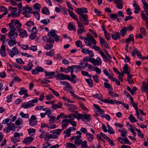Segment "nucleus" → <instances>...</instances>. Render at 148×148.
I'll list each match as a JSON object with an SVG mask.
<instances>
[{
	"mask_svg": "<svg viewBox=\"0 0 148 148\" xmlns=\"http://www.w3.org/2000/svg\"><path fill=\"white\" fill-rule=\"evenodd\" d=\"M11 22L9 23L8 25L10 28H15L20 29L22 26V24L20 23L19 21L17 20H14L11 21Z\"/></svg>",
	"mask_w": 148,
	"mask_h": 148,
	"instance_id": "nucleus-1",
	"label": "nucleus"
},
{
	"mask_svg": "<svg viewBox=\"0 0 148 148\" xmlns=\"http://www.w3.org/2000/svg\"><path fill=\"white\" fill-rule=\"evenodd\" d=\"M7 49L8 54L11 58H13L14 55L18 54L19 53L18 49L16 47H14L12 48V50L8 48H7Z\"/></svg>",
	"mask_w": 148,
	"mask_h": 148,
	"instance_id": "nucleus-2",
	"label": "nucleus"
},
{
	"mask_svg": "<svg viewBox=\"0 0 148 148\" xmlns=\"http://www.w3.org/2000/svg\"><path fill=\"white\" fill-rule=\"evenodd\" d=\"M15 130V125L13 123L10 122L9 124H8V127L4 129L3 130L7 133L9 132L11 130L14 131Z\"/></svg>",
	"mask_w": 148,
	"mask_h": 148,
	"instance_id": "nucleus-3",
	"label": "nucleus"
},
{
	"mask_svg": "<svg viewBox=\"0 0 148 148\" xmlns=\"http://www.w3.org/2000/svg\"><path fill=\"white\" fill-rule=\"evenodd\" d=\"M16 30V29L15 28H10V31L8 34V37L10 39H16L15 38L16 37V35H15Z\"/></svg>",
	"mask_w": 148,
	"mask_h": 148,
	"instance_id": "nucleus-4",
	"label": "nucleus"
},
{
	"mask_svg": "<svg viewBox=\"0 0 148 148\" xmlns=\"http://www.w3.org/2000/svg\"><path fill=\"white\" fill-rule=\"evenodd\" d=\"M89 61L92 63L94 65H100L101 64V61L99 57L97 58L96 60L94 58H90L89 59Z\"/></svg>",
	"mask_w": 148,
	"mask_h": 148,
	"instance_id": "nucleus-5",
	"label": "nucleus"
},
{
	"mask_svg": "<svg viewBox=\"0 0 148 148\" xmlns=\"http://www.w3.org/2000/svg\"><path fill=\"white\" fill-rule=\"evenodd\" d=\"M93 106L94 108L97 110V111L96 110V112H99L100 116L102 118H104V111L101 109L99 106L96 104H94Z\"/></svg>",
	"mask_w": 148,
	"mask_h": 148,
	"instance_id": "nucleus-6",
	"label": "nucleus"
},
{
	"mask_svg": "<svg viewBox=\"0 0 148 148\" xmlns=\"http://www.w3.org/2000/svg\"><path fill=\"white\" fill-rule=\"evenodd\" d=\"M18 32L19 33V35L23 38L25 37H26L28 36L27 31L24 29H20L18 30Z\"/></svg>",
	"mask_w": 148,
	"mask_h": 148,
	"instance_id": "nucleus-7",
	"label": "nucleus"
},
{
	"mask_svg": "<svg viewBox=\"0 0 148 148\" xmlns=\"http://www.w3.org/2000/svg\"><path fill=\"white\" fill-rule=\"evenodd\" d=\"M62 130H64L66 128V127L70 123V120L67 119H63L62 121Z\"/></svg>",
	"mask_w": 148,
	"mask_h": 148,
	"instance_id": "nucleus-8",
	"label": "nucleus"
},
{
	"mask_svg": "<svg viewBox=\"0 0 148 148\" xmlns=\"http://www.w3.org/2000/svg\"><path fill=\"white\" fill-rule=\"evenodd\" d=\"M111 37L115 40L119 39L121 38L120 34L119 32H114L111 35Z\"/></svg>",
	"mask_w": 148,
	"mask_h": 148,
	"instance_id": "nucleus-9",
	"label": "nucleus"
},
{
	"mask_svg": "<svg viewBox=\"0 0 148 148\" xmlns=\"http://www.w3.org/2000/svg\"><path fill=\"white\" fill-rule=\"evenodd\" d=\"M99 52L102 57L103 58H105L107 61H108L109 59H112V57L109 54L107 55V56L106 57L105 54L102 51H99Z\"/></svg>",
	"mask_w": 148,
	"mask_h": 148,
	"instance_id": "nucleus-10",
	"label": "nucleus"
},
{
	"mask_svg": "<svg viewBox=\"0 0 148 148\" xmlns=\"http://www.w3.org/2000/svg\"><path fill=\"white\" fill-rule=\"evenodd\" d=\"M123 69L124 71V73L127 74V75L130 74V68L128 67V65L126 64L123 67Z\"/></svg>",
	"mask_w": 148,
	"mask_h": 148,
	"instance_id": "nucleus-11",
	"label": "nucleus"
},
{
	"mask_svg": "<svg viewBox=\"0 0 148 148\" xmlns=\"http://www.w3.org/2000/svg\"><path fill=\"white\" fill-rule=\"evenodd\" d=\"M73 24V23L72 22L69 23L68 25V29L69 31L74 30L75 31H76L75 26Z\"/></svg>",
	"mask_w": 148,
	"mask_h": 148,
	"instance_id": "nucleus-12",
	"label": "nucleus"
},
{
	"mask_svg": "<svg viewBox=\"0 0 148 148\" xmlns=\"http://www.w3.org/2000/svg\"><path fill=\"white\" fill-rule=\"evenodd\" d=\"M134 40L133 35L131 34L129 36L128 38L125 39V42L127 43L128 44L130 41L134 42Z\"/></svg>",
	"mask_w": 148,
	"mask_h": 148,
	"instance_id": "nucleus-13",
	"label": "nucleus"
},
{
	"mask_svg": "<svg viewBox=\"0 0 148 148\" xmlns=\"http://www.w3.org/2000/svg\"><path fill=\"white\" fill-rule=\"evenodd\" d=\"M33 139L32 137H29L25 138L23 140V143L25 144L28 145L29 143H31L33 140Z\"/></svg>",
	"mask_w": 148,
	"mask_h": 148,
	"instance_id": "nucleus-14",
	"label": "nucleus"
},
{
	"mask_svg": "<svg viewBox=\"0 0 148 148\" xmlns=\"http://www.w3.org/2000/svg\"><path fill=\"white\" fill-rule=\"evenodd\" d=\"M16 39H10L8 42V44L10 47H13L16 44Z\"/></svg>",
	"mask_w": 148,
	"mask_h": 148,
	"instance_id": "nucleus-15",
	"label": "nucleus"
},
{
	"mask_svg": "<svg viewBox=\"0 0 148 148\" xmlns=\"http://www.w3.org/2000/svg\"><path fill=\"white\" fill-rule=\"evenodd\" d=\"M41 12L43 14L49 15L50 14L49 10L46 7H43L42 8Z\"/></svg>",
	"mask_w": 148,
	"mask_h": 148,
	"instance_id": "nucleus-16",
	"label": "nucleus"
},
{
	"mask_svg": "<svg viewBox=\"0 0 148 148\" xmlns=\"http://www.w3.org/2000/svg\"><path fill=\"white\" fill-rule=\"evenodd\" d=\"M57 32L56 30L52 29L50 32L48 33L47 36L49 37H54L56 36L55 33H56Z\"/></svg>",
	"mask_w": 148,
	"mask_h": 148,
	"instance_id": "nucleus-17",
	"label": "nucleus"
},
{
	"mask_svg": "<svg viewBox=\"0 0 148 148\" xmlns=\"http://www.w3.org/2000/svg\"><path fill=\"white\" fill-rule=\"evenodd\" d=\"M86 136L88 140L92 142L94 139V136L91 133L87 132L86 134Z\"/></svg>",
	"mask_w": 148,
	"mask_h": 148,
	"instance_id": "nucleus-18",
	"label": "nucleus"
},
{
	"mask_svg": "<svg viewBox=\"0 0 148 148\" xmlns=\"http://www.w3.org/2000/svg\"><path fill=\"white\" fill-rule=\"evenodd\" d=\"M127 31V27H123L122 29L120 30V34L122 36L124 37Z\"/></svg>",
	"mask_w": 148,
	"mask_h": 148,
	"instance_id": "nucleus-19",
	"label": "nucleus"
},
{
	"mask_svg": "<svg viewBox=\"0 0 148 148\" xmlns=\"http://www.w3.org/2000/svg\"><path fill=\"white\" fill-rule=\"evenodd\" d=\"M68 11L69 12V14L72 18L75 19L77 21H78V19L77 18L76 15L73 12L69 10H68Z\"/></svg>",
	"mask_w": 148,
	"mask_h": 148,
	"instance_id": "nucleus-20",
	"label": "nucleus"
},
{
	"mask_svg": "<svg viewBox=\"0 0 148 148\" xmlns=\"http://www.w3.org/2000/svg\"><path fill=\"white\" fill-rule=\"evenodd\" d=\"M71 131V130H70V127L65 130L63 132L64 134H66V135L64 136V137H68L70 136Z\"/></svg>",
	"mask_w": 148,
	"mask_h": 148,
	"instance_id": "nucleus-21",
	"label": "nucleus"
},
{
	"mask_svg": "<svg viewBox=\"0 0 148 148\" xmlns=\"http://www.w3.org/2000/svg\"><path fill=\"white\" fill-rule=\"evenodd\" d=\"M81 148H89L87 145V143L86 141L85 140L82 141L80 144Z\"/></svg>",
	"mask_w": 148,
	"mask_h": 148,
	"instance_id": "nucleus-22",
	"label": "nucleus"
},
{
	"mask_svg": "<svg viewBox=\"0 0 148 148\" xmlns=\"http://www.w3.org/2000/svg\"><path fill=\"white\" fill-rule=\"evenodd\" d=\"M119 131L121 133V135L123 137H125L127 134V132L126 130L125 129L123 128L121 130H119Z\"/></svg>",
	"mask_w": 148,
	"mask_h": 148,
	"instance_id": "nucleus-23",
	"label": "nucleus"
},
{
	"mask_svg": "<svg viewBox=\"0 0 148 148\" xmlns=\"http://www.w3.org/2000/svg\"><path fill=\"white\" fill-rule=\"evenodd\" d=\"M33 66V65L31 62H29L28 65L25 67H24V69L27 71L30 70Z\"/></svg>",
	"mask_w": 148,
	"mask_h": 148,
	"instance_id": "nucleus-24",
	"label": "nucleus"
},
{
	"mask_svg": "<svg viewBox=\"0 0 148 148\" xmlns=\"http://www.w3.org/2000/svg\"><path fill=\"white\" fill-rule=\"evenodd\" d=\"M24 88H25L24 87L21 88H20L21 91L18 92V94L19 95H22L27 93V90L24 89Z\"/></svg>",
	"mask_w": 148,
	"mask_h": 148,
	"instance_id": "nucleus-25",
	"label": "nucleus"
},
{
	"mask_svg": "<svg viewBox=\"0 0 148 148\" xmlns=\"http://www.w3.org/2000/svg\"><path fill=\"white\" fill-rule=\"evenodd\" d=\"M45 75L46 76H49V77L48 78L51 77L54 75L55 72H47L45 71Z\"/></svg>",
	"mask_w": 148,
	"mask_h": 148,
	"instance_id": "nucleus-26",
	"label": "nucleus"
},
{
	"mask_svg": "<svg viewBox=\"0 0 148 148\" xmlns=\"http://www.w3.org/2000/svg\"><path fill=\"white\" fill-rule=\"evenodd\" d=\"M104 87L108 89L109 90H112V88L110 85L107 82H105L104 83Z\"/></svg>",
	"mask_w": 148,
	"mask_h": 148,
	"instance_id": "nucleus-27",
	"label": "nucleus"
},
{
	"mask_svg": "<svg viewBox=\"0 0 148 148\" xmlns=\"http://www.w3.org/2000/svg\"><path fill=\"white\" fill-rule=\"evenodd\" d=\"M107 127L108 128V132L109 134H112L115 133V132L113 129L110 125H109L108 124H107Z\"/></svg>",
	"mask_w": 148,
	"mask_h": 148,
	"instance_id": "nucleus-28",
	"label": "nucleus"
},
{
	"mask_svg": "<svg viewBox=\"0 0 148 148\" xmlns=\"http://www.w3.org/2000/svg\"><path fill=\"white\" fill-rule=\"evenodd\" d=\"M45 54L47 56H53L54 55V51L53 49H51L49 51L46 53Z\"/></svg>",
	"mask_w": 148,
	"mask_h": 148,
	"instance_id": "nucleus-29",
	"label": "nucleus"
},
{
	"mask_svg": "<svg viewBox=\"0 0 148 148\" xmlns=\"http://www.w3.org/2000/svg\"><path fill=\"white\" fill-rule=\"evenodd\" d=\"M128 77L127 80L129 83L130 84H133L134 82L132 79V76L131 74L127 75Z\"/></svg>",
	"mask_w": 148,
	"mask_h": 148,
	"instance_id": "nucleus-30",
	"label": "nucleus"
},
{
	"mask_svg": "<svg viewBox=\"0 0 148 148\" xmlns=\"http://www.w3.org/2000/svg\"><path fill=\"white\" fill-rule=\"evenodd\" d=\"M135 129L136 131L138 132V136L141 137V138H143L144 137V135L140 130L139 129H137L136 128H135Z\"/></svg>",
	"mask_w": 148,
	"mask_h": 148,
	"instance_id": "nucleus-31",
	"label": "nucleus"
},
{
	"mask_svg": "<svg viewBox=\"0 0 148 148\" xmlns=\"http://www.w3.org/2000/svg\"><path fill=\"white\" fill-rule=\"evenodd\" d=\"M129 119L130 120V121L132 123L134 122H136L138 121L132 114L130 115Z\"/></svg>",
	"mask_w": 148,
	"mask_h": 148,
	"instance_id": "nucleus-32",
	"label": "nucleus"
},
{
	"mask_svg": "<svg viewBox=\"0 0 148 148\" xmlns=\"http://www.w3.org/2000/svg\"><path fill=\"white\" fill-rule=\"evenodd\" d=\"M66 144L67 148H77L75 145L73 144L68 143H66Z\"/></svg>",
	"mask_w": 148,
	"mask_h": 148,
	"instance_id": "nucleus-33",
	"label": "nucleus"
},
{
	"mask_svg": "<svg viewBox=\"0 0 148 148\" xmlns=\"http://www.w3.org/2000/svg\"><path fill=\"white\" fill-rule=\"evenodd\" d=\"M85 80L90 87H91L93 86V82L92 79H86Z\"/></svg>",
	"mask_w": 148,
	"mask_h": 148,
	"instance_id": "nucleus-34",
	"label": "nucleus"
},
{
	"mask_svg": "<svg viewBox=\"0 0 148 148\" xmlns=\"http://www.w3.org/2000/svg\"><path fill=\"white\" fill-rule=\"evenodd\" d=\"M29 121V125L32 127L35 126L37 124V121Z\"/></svg>",
	"mask_w": 148,
	"mask_h": 148,
	"instance_id": "nucleus-35",
	"label": "nucleus"
},
{
	"mask_svg": "<svg viewBox=\"0 0 148 148\" xmlns=\"http://www.w3.org/2000/svg\"><path fill=\"white\" fill-rule=\"evenodd\" d=\"M75 114H76V117L77 119H83L84 116L82 114H80L77 112V111H75Z\"/></svg>",
	"mask_w": 148,
	"mask_h": 148,
	"instance_id": "nucleus-36",
	"label": "nucleus"
},
{
	"mask_svg": "<svg viewBox=\"0 0 148 148\" xmlns=\"http://www.w3.org/2000/svg\"><path fill=\"white\" fill-rule=\"evenodd\" d=\"M74 66V65H72L71 66H68L67 67V69L69 71V72H70L71 73H72L74 72V69H75V68Z\"/></svg>",
	"mask_w": 148,
	"mask_h": 148,
	"instance_id": "nucleus-37",
	"label": "nucleus"
},
{
	"mask_svg": "<svg viewBox=\"0 0 148 148\" xmlns=\"http://www.w3.org/2000/svg\"><path fill=\"white\" fill-rule=\"evenodd\" d=\"M75 44L78 47H79L80 48H82L83 47L82 42L80 40L76 41L75 42Z\"/></svg>",
	"mask_w": 148,
	"mask_h": 148,
	"instance_id": "nucleus-38",
	"label": "nucleus"
},
{
	"mask_svg": "<svg viewBox=\"0 0 148 148\" xmlns=\"http://www.w3.org/2000/svg\"><path fill=\"white\" fill-rule=\"evenodd\" d=\"M118 16H119V15L116 13L111 14H110V18L113 20L116 18Z\"/></svg>",
	"mask_w": 148,
	"mask_h": 148,
	"instance_id": "nucleus-39",
	"label": "nucleus"
},
{
	"mask_svg": "<svg viewBox=\"0 0 148 148\" xmlns=\"http://www.w3.org/2000/svg\"><path fill=\"white\" fill-rule=\"evenodd\" d=\"M108 93L109 94V95L112 97H118L119 96V95L118 94L110 91H108Z\"/></svg>",
	"mask_w": 148,
	"mask_h": 148,
	"instance_id": "nucleus-40",
	"label": "nucleus"
},
{
	"mask_svg": "<svg viewBox=\"0 0 148 148\" xmlns=\"http://www.w3.org/2000/svg\"><path fill=\"white\" fill-rule=\"evenodd\" d=\"M21 10L19 9V13H12V14H9L8 15V16H11V17H14L15 16L16 17H18L20 15V12Z\"/></svg>",
	"mask_w": 148,
	"mask_h": 148,
	"instance_id": "nucleus-41",
	"label": "nucleus"
},
{
	"mask_svg": "<svg viewBox=\"0 0 148 148\" xmlns=\"http://www.w3.org/2000/svg\"><path fill=\"white\" fill-rule=\"evenodd\" d=\"M84 42L88 46L90 47H91L92 44L91 42L87 38H85Z\"/></svg>",
	"mask_w": 148,
	"mask_h": 148,
	"instance_id": "nucleus-42",
	"label": "nucleus"
},
{
	"mask_svg": "<svg viewBox=\"0 0 148 148\" xmlns=\"http://www.w3.org/2000/svg\"><path fill=\"white\" fill-rule=\"evenodd\" d=\"M20 115L23 118H29V115L28 114H25L23 112H20Z\"/></svg>",
	"mask_w": 148,
	"mask_h": 148,
	"instance_id": "nucleus-43",
	"label": "nucleus"
},
{
	"mask_svg": "<svg viewBox=\"0 0 148 148\" xmlns=\"http://www.w3.org/2000/svg\"><path fill=\"white\" fill-rule=\"evenodd\" d=\"M62 130H61L60 129H56L53 130V134H56L57 135H59L60 133L61 132Z\"/></svg>",
	"mask_w": 148,
	"mask_h": 148,
	"instance_id": "nucleus-44",
	"label": "nucleus"
},
{
	"mask_svg": "<svg viewBox=\"0 0 148 148\" xmlns=\"http://www.w3.org/2000/svg\"><path fill=\"white\" fill-rule=\"evenodd\" d=\"M49 38L47 39V43L48 42L50 44H53L54 42V38H52L51 37H49Z\"/></svg>",
	"mask_w": 148,
	"mask_h": 148,
	"instance_id": "nucleus-45",
	"label": "nucleus"
},
{
	"mask_svg": "<svg viewBox=\"0 0 148 148\" xmlns=\"http://www.w3.org/2000/svg\"><path fill=\"white\" fill-rule=\"evenodd\" d=\"M92 96L94 98H97L99 100H101V98H103L102 97V95L101 94H97L96 95H92Z\"/></svg>",
	"mask_w": 148,
	"mask_h": 148,
	"instance_id": "nucleus-46",
	"label": "nucleus"
},
{
	"mask_svg": "<svg viewBox=\"0 0 148 148\" xmlns=\"http://www.w3.org/2000/svg\"><path fill=\"white\" fill-rule=\"evenodd\" d=\"M76 117V114H71L69 115V118L70 120H73L74 118Z\"/></svg>",
	"mask_w": 148,
	"mask_h": 148,
	"instance_id": "nucleus-47",
	"label": "nucleus"
},
{
	"mask_svg": "<svg viewBox=\"0 0 148 148\" xmlns=\"http://www.w3.org/2000/svg\"><path fill=\"white\" fill-rule=\"evenodd\" d=\"M99 38L100 45L101 46H102L106 42L104 38H102L101 36H99Z\"/></svg>",
	"mask_w": 148,
	"mask_h": 148,
	"instance_id": "nucleus-48",
	"label": "nucleus"
},
{
	"mask_svg": "<svg viewBox=\"0 0 148 148\" xmlns=\"http://www.w3.org/2000/svg\"><path fill=\"white\" fill-rule=\"evenodd\" d=\"M50 22V20L49 19H47V20L46 19H43L40 21V22L42 23L45 25H47Z\"/></svg>",
	"mask_w": 148,
	"mask_h": 148,
	"instance_id": "nucleus-49",
	"label": "nucleus"
},
{
	"mask_svg": "<svg viewBox=\"0 0 148 148\" xmlns=\"http://www.w3.org/2000/svg\"><path fill=\"white\" fill-rule=\"evenodd\" d=\"M90 115L85 114L84 115V118L85 120L87 121H88L90 119Z\"/></svg>",
	"mask_w": 148,
	"mask_h": 148,
	"instance_id": "nucleus-50",
	"label": "nucleus"
},
{
	"mask_svg": "<svg viewBox=\"0 0 148 148\" xmlns=\"http://www.w3.org/2000/svg\"><path fill=\"white\" fill-rule=\"evenodd\" d=\"M34 23L33 21H29L28 22L26 23L25 25L27 27H31L34 25Z\"/></svg>",
	"mask_w": 148,
	"mask_h": 148,
	"instance_id": "nucleus-51",
	"label": "nucleus"
},
{
	"mask_svg": "<svg viewBox=\"0 0 148 148\" xmlns=\"http://www.w3.org/2000/svg\"><path fill=\"white\" fill-rule=\"evenodd\" d=\"M23 120L21 118H18L16 121L15 123L16 125H19L21 124Z\"/></svg>",
	"mask_w": 148,
	"mask_h": 148,
	"instance_id": "nucleus-52",
	"label": "nucleus"
},
{
	"mask_svg": "<svg viewBox=\"0 0 148 148\" xmlns=\"http://www.w3.org/2000/svg\"><path fill=\"white\" fill-rule=\"evenodd\" d=\"M105 37L106 39L108 40H109L111 38V36L110 34L107 32H105V33H104Z\"/></svg>",
	"mask_w": 148,
	"mask_h": 148,
	"instance_id": "nucleus-53",
	"label": "nucleus"
},
{
	"mask_svg": "<svg viewBox=\"0 0 148 148\" xmlns=\"http://www.w3.org/2000/svg\"><path fill=\"white\" fill-rule=\"evenodd\" d=\"M82 141V139L75 140L74 143L77 147H78L80 145Z\"/></svg>",
	"mask_w": 148,
	"mask_h": 148,
	"instance_id": "nucleus-54",
	"label": "nucleus"
},
{
	"mask_svg": "<svg viewBox=\"0 0 148 148\" xmlns=\"http://www.w3.org/2000/svg\"><path fill=\"white\" fill-rule=\"evenodd\" d=\"M34 16L37 18L38 20L40 19V15L38 12H32Z\"/></svg>",
	"mask_w": 148,
	"mask_h": 148,
	"instance_id": "nucleus-55",
	"label": "nucleus"
},
{
	"mask_svg": "<svg viewBox=\"0 0 148 148\" xmlns=\"http://www.w3.org/2000/svg\"><path fill=\"white\" fill-rule=\"evenodd\" d=\"M20 45L21 47L23 50H27L29 49V46L27 45H23L21 44Z\"/></svg>",
	"mask_w": 148,
	"mask_h": 148,
	"instance_id": "nucleus-56",
	"label": "nucleus"
},
{
	"mask_svg": "<svg viewBox=\"0 0 148 148\" xmlns=\"http://www.w3.org/2000/svg\"><path fill=\"white\" fill-rule=\"evenodd\" d=\"M89 50L86 48H83L82 49L81 52L82 53L86 54H88L89 52Z\"/></svg>",
	"mask_w": 148,
	"mask_h": 148,
	"instance_id": "nucleus-57",
	"label": "nucleus"
},
{
	"mask_svg": "<svg viewBox=\"0 0 148 148\" xmlns=\"http://www.w3.org/2000/svg\"><path fill=\"white\" fill-rule=\"evenodd\" d=\"M13 96V94H11L10 95L8 96L6 98L7 99V101L8 102H10L12 101V98Z\"/></svg>",
	"mask_w": 148,
	"mask_h": 148,
	"instance_id": "nucleus-58",
	"label": "nucleus"
},
{
	"mask_svg": "<svg viewBox=\"0 0 148 148\" xmlns=\"http://www.w3.org/2000/svg\"><path fill=\"white\" fill-rule=\"evenodd\" d=\"M22 107L24 108H28L30 107V106H29V104L27 103H24L22 104Z\"/></svg>",
	"mask_w": 148,
	"mask_h": 148,
	"instance_id": "nucleus-59",
	"label": "nucleus"
},
{
	"mask_svg": "<svg viewBox=\"0 0 148 148\" xmlns=\"http://www.w3.org/2000/svg\"><path fill=\"white\" fill-rule=\"evenodd\" d=\"M53 47V45L51 44H47L44 46V48L45 49L49 50L51 49Z\"/></svg>",
	"mask_w": 148,
	"mask_h": 148,
	"instance_id": "nucleus-60",
	"label": "nucleus"
},
{
	"mask_svg": "<svg viewBox=\"0 0 148 148\" xmlns=\"http://www.w3.org/2000/svg\"><path fill=\"white\" fill-rule=\"evenodd\" d=\"M36 34L34 32L32 33L30 35L29 38L31 40H33L36 37Z\"/></svg>",
	"mask_w": 148,
	"mask_h": 148,
	"instance_id": "nucleus-61",
	"label": "nucleus"
},
{
	"mask_svg": "<svg viewBox=\"0 0 148 148\" xmlns=\"http://www.w3.org/2000/svg\"><path fill=\"white\" fill-rule=\"evenodd\" d=\"M65 75L64 74H58L57 75V77L60 79L62 80L64 79Z\"/></svg>",
	"mask_w": 148,
	"mask_h": 148,
	"instance_id": "nucleus-62",
	"label": "nucleus"
},
{
	"mask_svg": "<svg viewBox=\"0 0 148 148\" xmlns=\"http://www.w3.org/2000/svg\"><path fill=\"white\" fill-rule=\"evenodd\" d=\"M41 7V6L38 3H36L34 5V8L35 9L39 10V11H40V8Z\"/></svg>",
	"mask_w": 148,
	"mask_h": 148,
	"instance_id": "nucleus-63",
	"label": "nucleus"
},
{
	"mask_svg": "<svg viewBox=\"0 0 148 148\" xmlns=\"http://www.w3.org/2000/svg\"><path fill=\"white\" fill-rule=\"evenodd\" d=\"M23 14L24 16L26 17L29 18L30 16L29 12H28V11H25L23 12Z\"/></svg>",
	"mask_w": 148,
	"mask_h": 148,
	"instance_id": "nucleus-64",
	"label": "nucleus"
}]
</instances>
